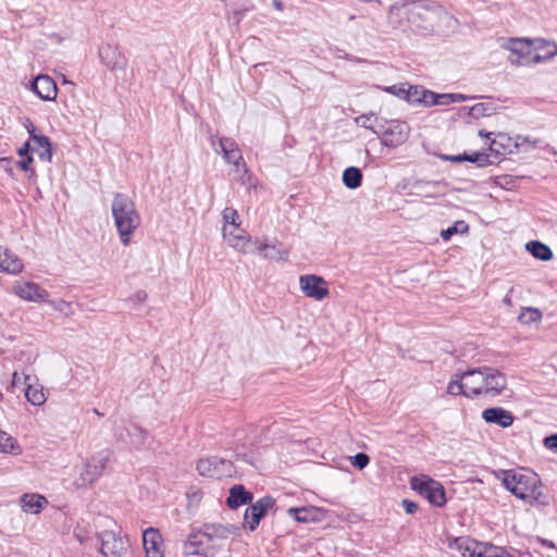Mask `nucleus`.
Returning a JSON list of instances; mask_svg holds the SVG:
<instances>
[{"label": "nucleus", "mask_w": 557, "mask_h": 557, "mask_svg": "<svg viewBox=\"0 0 557 557\" xmlns=\"http://www.w3.org/2000/svg\"><path fill=\"white\" fill-rule=\"evenodd\" d=\"M487 545V542L475 541L471 557H485L484 554L486 553Z\"/></svg>", "instance_id": "50"}, {"label": "nucleus", "mask_w": 557, "mask_h": 557, "mask_svg": "<svg viewBox=\"0 0 557 557\" xmlns=\"http://www.w3.org/2000/svg\"><path fill=\"white\" fill-rule=\"evenodd\" d=\"M446 159L450 160L453 162H463L466 160V157H465V153H462V154L446 157Z\"/></svg>", "instance_id": "59"}, {"label": "nucleus", "mask_w": 557, "mask_h": 557, "mask_svg": "<svg viewBox=\"0 0 557 557\" xmlns=\"http://www.w3.org/2000/svg\"><path fill=\"white\" fill-rule=\"evenodd\" d=\"M246 9L244 10H234L232 13V16H230V20H232L235 24H239L240 21L245 16Z\"/></svg>", "instance_id": "55"}, {"label": "nucleus", "mask_w": 557, "mask_h": 557, "mask_svg": "<svg viewBox=\"0 0 557 557\" xmlns=\"http://www.w3.org/2000/svg\"><path fill=\"white\" fill-rule=\"evenodd\" d=\"M109 461V453L101 450L87 460L76 479V485L84 487L92 484L103 472Z\"/></svg>", "instance_id": "8"}, {"label": "nucleus", "mask_w": 557, "mask_h": 557, "mask_svg": "<svg viewBox=\"0 0 557 557\" xmlns=\"http://www.w3.org/2000/svg\"><path fill=\"white\" fill-rule=\"evenodd\" d=\"M503 302L507 306H511L512 305V300H511V296L509 294H507L504 299H503Z\"/></svg>", "instance_id": "62"}, {"label": "nucleus", "mask_w": 557, "mask_h": 557, "mask_svg": "<svg viewBox=\"0 0 557 557\" xmlns=\"http://www.w3.org/2000/svg\"><path fill=\"white\" fill-rule=\"evenodd\" d=\"M49 305L57 311L63 313L64 315H72L74 313L72 304L65 301L63 299L49 301Z\"/></svg>", "instance_id": "43"}, {"label": "nucleus", "mask_w": 557, "mask_h": 557, "mask_svg": "<svg viewBox=\"0 0 557 557\" xmlns=\"http://www.w3.org/2000/svg\"><path fill=\"white\" fill-rule=\"evenodd\" d=\"M504 549H505L504 547L496 546L492 543H488L486 553L484 555H485V557H495L498 554H500Z\"/></svg>", "instance_id": "52"}, {"label": "nucleus", "mask_w": 557, "mask_h": 557, "mask_svg": "<svg viewBox=\"0 0 557 557\" xmlns=\"http://www.w3.org/2000/svg\"><path fill=\"white\" fill-rule=\"evenodd\" d=\"M147 298V293L144 290H138L132 298V300L136 302H144Z\"/></svg>", "instance_id": "58"}, {"label": "nucleus", "mask_w": 557, "mask_h": 557, "mask_svg": "<svg viewBox=\"0 0 557 557\" xmlns=\"http://www.w3.org/2000/svg\"><path fill=\"white\" fill-rule=\"evenodd\" d=\"M544 148H545L547 151H549L550 153H553V154H556V156H557V151H556V150H555L550 145L546 144ZM556 162H557V160H556Z\"/></svg>", "instance_id": "63"}, {"label": "nucleus", "mask_w": 557, "mask_h": 557, "mask_svg": "<svg viewBox=\"0 0 557 557\" xmlns=\"http://www.w3.org/2000/svg\"><path fill=\"white\" fill-rule=\"evenodd\" d=\"M22 508L26 513H38L48 504L45 496L40 494H24L21 497Z\"/></svg>", "instance_id": "30"}, {"label": "nucleus", "mask_w": 557, "mask_h": 557, "mask_svg": "<svg viewBox=\"0 0 557 557\" xmlns=\"http://www.w3.org/2000/svg\"><path fill=\"white\" fill-rule=\"evenodd\" d=\"M542 141L537 138H533L531 136L517 135L515 138V146L521 151L528 152L535 148H543L545 146L541 145Z\"/></svg>", "instance_id": "37"}, {"label": "nucleus", "mask_w": 557, "mask_h": 557, "mask_svg": "<svg viewBox=\"0 0 557 557\" xmlns=\"http://www.w3.org/2000/svg\"><path fill=\"white\" fill-rule=\"evenodd\" d=\"M197 471L200 475L220 478L231 473L232 462L218 456L201 458L197 462Z\"/></svg>", "instance_id": "14"}, {"label": "nucleus", "mask_w": 557, "mask_h": 557, "mask_svg": "<svg viewBox=\"0 0 557 557\" xmlns=\"http://www.w3.org/2000/svg\"><path fill=\"white\" fill-rule=\"evenodd\" d=\"M475 156H478V152H473V153H470V154L465 153V157H466L465 161L476 163Z\"/></svg>", "instance_id": "60"}, {"label": "nucleus", "mask_w": 557, "mask_h": 557, "mask_svg": "<svg viewBox=\"0 0 557 557\" xmlns=\"http://www.w3.org/2000/svg\"><path fill=\"white\" fill-rule=\"evenodd\" d=\"M94 412L98 416V417H103V413L100 412L98 409H94Z\"/></svg>", "instance_id": "64"}, {"label": "nucleus", "mask_w": 557, "mask_h": 557, "mask_svg": "<svg viewBox=\"0 0 557 557\" xmlns=\"http://www.w3.org/2000/svg\"><path fill=\"white\" fill-rule=\"evenodd\" d=\"M476 158V163L479 166L483 168V166H486L488 164H491L492 162L490 161V157L488 154L484 153V152H478V156H475Z\"/></svg>", "instance_id": "53"}, {"label": "nucleus", "mask_w": 557, "mask_h": 557, "mask_svg": "<svg viewBox=\"0 0 557 557\" xmlns=\"http://www.w3.org/2000/svg\"><path fill=\"white\" fill-rule=\"evenodd\" d=\"M210 144L218 153H222L223 159L226 163L233 164L237 172H243L239 177L243 185L249 184L251 186L250 180L251 174L249 173L246 164L243 160L242 151L237 145V143L230 137H221L216 136L210 137Z\"/></svg>", "instance_id": "5"}, {"label": "nucleus", "mask_w": 557, "mask_h": 557, "mask_svg": "<svg viewBox=\"0 0 557 557\" xmlns=\"http://www.w3.org/2000/svg\"><path fill=\"white\" fill-rule=\"evenodd\" d=\"M411 26L425 33H432L442 27H450L454 17L444 7L432 0L410 1Z\"/></svg>", "instance_id": "2"}, {"label": "nucleus", "mask_w": 557, "mask_h": 557, "mask_svg": "<svg viewBox=\"0 0 557 557\" xmlns=\"http://www.w3.org/2000/svg\"><path fill=\"white\" fill-rule=\"evenodd\" d=\"M468 230H469V226L465 221H457V222H455L454 225L449 226L446 230H443L441 232V237L445 242H448L453 237V235H455L457 233H461V234L467 233Z\"/></svg>", "instance_id": "39"}, {"label": "nucleus", "mask_w": 557, "mask_h": 557, "mask_svg": "<svg viewBox=\"0 0 557 557\" xmlns=\"http://www.w3.org/2000/svg\"><path fill=\"white\" fill-rule=\"evenodd\" d=\"M14 449L13 438L5 432L0 431V451L12 453Z\"/></svg>", "instance_id": "46"}, {"label": "nucleus", "mask_w": 557, "mask_h": 557, "mask_svg": "<svg viewBox=\"0 0 557 557\" xmlns=\"http://www.w3.org/2000/svg\"><path fill=\"white\" fill-rule=\"evenodd\" d=\"M496 478L506 490L530 505L547 506L548 496L543 492L540 476L525 468L500 470Z\"/></svg>", "instance_id": "1"}, {"label": "nucleus", "mask_w": 557, "mask_h": 557, "mask_svg": "<svg viewBox=\"0 0 557 557\" xmlns=\"http://www.w3.org/2000/svg\"><path fill=\"white\" fill-rule=\"evenodd\" d=\"M146 557H164L163 539L156 528H148L143 533Z\"/></svg>", "instance_id": "18"}, {"label": "nucleus", "mask_w": 557, "mask_h": 557, "mask_svg": "<svg viewBox=\"0 0 557 557\" xmlns=\"http://www.w3.org/2000/svg\"><path fill=\"white\" fill-rule=\"evenodd\" d=\"M544 445L547 449L557 453V433L547 436L544 440Z\"/></svg>", "instance_id": "51"}, {"label": "nucleus", "mask_w": 557, "mask_h": 557, "mask_svg": "<svg viewBox=\"0 0 557 557\" xmlns=\"http://www.w3.org/2000/svg\"><path fill=\"white\" fill-rule=\"evenodd\" d=\"M406 85H407V83L386 86L383 88V90L385 92H388V94L401 99V100H405V98L408 97V94H406Z\"/></svg>", "instance_id": "45"}, {"label": "nucleus", "mask_w": 557, "mask_h": 557, "mask_svg": "<svg viewBox=\"0 0 557 557\" xmlns=\"http://www.w3.org/2000/svg\"><path fill=\"white\" fill-rule=\"evenodd\" d=\"M222 218L224 221L223 225L232 226L234 230H237L240 226L239 214L236 209L226 207L222 212Z\"/></svg>", "instance_id": "40"}, {"label": "nucleus", "mask_w": 557, "mask_h": 557, "mask_svg": "<svg viewBox=\"0 0 557 557\" xmlns=\"http://www.w3.org/2000/svg\"><path fill=\"white\" fill-rule=\"evenodd\" d=\"M301 292L309 298L321 301L329 295L325 280L315 274H305L299 277Z\"/></svg>", "instance_id": "12"}, {"label": "nucleus", "mask_w": 557, "mask_h": 557, "mask_svg": "<svg viewBox=\"0 0 557 557\" xmlns=\"http://www.w3.org/2000/svg\"><path fill=\"white\" fill-rule=\"evenodd\" d=\"M410 1L401 4H392L388 9L387 21L393 28L405 29L407 25H411Z\"/></svg>", "instance_id": "19"}, {"label": "nucleus", "mask_w": 557, "mask_h": 557, "mask_svg": "<svg viewBox=\"0 0 557 557\" xmlns=\"http://www.w3.org/2000/svg\"><path fill=\"white\" fill-rule=\"evenodd\" d=\"M482 418L487 423L497 424L502 428H508L513 422V416L509 410L500 407L486 408L482 412Z\"/></svg>", "instance_id": "23"}, {"label": "nucleus", "mask_w": 557, "mask_h": 557, "mask_svg": "<svg viewBox=\"0 0 557 557\" xmlns=\"http://www.w3.org/2000/svg\"><path fill=\"white\" fill-rule=\"evenodd\" d=\"M356 123L361 127L372 131L374 134L379 129L380 124L374 114H362L356 119Z\"/></svg>", "instance_id": "41"}, {"label": "nucleus", "mask_w": 557, "mask_h": 557, "mask_svg": "<svg viewBox=\"0 0 557 557\" xmlns=\"http://www.w3.org/2000/svg\"><path fill=\"white\" fill-rule=\"evenodd\" d=\"M24 265L22 260L7 248L0 250V271L10 274L22 272Z\"/></svg>", "instance_id": "28"}, {"label": "nucleus", "mask_w": 557, "mask_h": 557, "mask_svg": "<svg viewBox=\"0 0 557 557\" xmlns=\"http://www.w3.org/2000/svg\"><path fill=\"white\" fill-rule=\"evenodd\" d=\"M466 386V397L473 399L481 397V389L483 383V367L470 369L462 372Z\"/></svg>", "instance_id": "22"}, {"label": "nucleus", "mask_w": 557, "mask_h": 557, "mask_svg": "<svg viewBox=\"0 0 557 557\" xmlns=\"http://www.w3.org/2000/svg\"><path fill=\"white\" fill-rule=\"evenodd\" d=\"M33 375L14 372L12 375V388L24 386L28 383V379H32Z\"/></svg>", "instance_id": "49"}, {"label": "nucleus", "mask_w": 557, "mask_h": 557, "mask_svg": "<svg viewBox=\"0 0 557 557\" xmlns=\"http://www.w3.org/2000/svg\"><path fill=\"white\" fill-rule=\"evenodd\" d=\"M542 320V312L537 308L525 307L522 308L518 315V321L523 325H532Z\"/></svg>", "instance_id": "36"}, {"label": "nucleus", "mask_w": 557, "mask_h": 557, "mask_svg": "<svg viewBox=\"0 0 557 557\" xmlns=\"http://www.w3.org/2000/svg\"><path fill=\"white\" fill-rule=\"evenodd\" d=\"M126 433L129 437V445L134 448H140L145 444L148 435L143 428L136 424H131L126 428Z\"/></svg>", "instance_id": "34"}, {"label": "nucleus", "mask_w": 557, "mask_h": 557, "mask_svg": "<svg viewBox=\"0 0 557 557\" xmlns=\"http://www.w3.org/2000/svg\"><path fill=\"white\" fill-rule=\"evenodd\" d=\"M216 553L203 527L200 530L191 532L184 544V554L187 556L201 555L205 557H213Z\"/></svg>", "instance_id": "10"}, {"label": "nucleus", "mask_w": 557, "mask_h": 557, "mask_svg": "<svg viewBox=\"0 0 557 557\" xmlns=\"http://www.w3.org/2000/svg\"><path fill=\"white\" fill-rule=\"evenodd\" d=\"M475 540L469 536L454 537L448 541V547L458 552L462 557H471Z\"/></svg>", "instance_id": "31"}, {"label": "nucleus", "mask_w": 557, "mask_h": 557, "mask_svg": "<svg viewBox=\"0 0 557 557\" xmlns=\"http://www.w3.org/2000/svg\"><path fill=\"white\" fill-rule=\"evenodd\" d=\"M510 51V63L519 66H529L552 59L553 52L534 51L533 39L528 38H509L503 46Z\"/></svg>", "instance_id": "4"}, {"label": "nucleus", "mask_w": 557, "mask_h": 557, "mask_svg": "<svg viewBox=\"0 0 557 557\" xmlns=\"http://www.w3.org/2000/svg\"><path fill=\"white\" fill-rule=\"evenodd\" d=\"M438 95L434 91L424 89V92L421 97L420 103H423L424 106L432 107L437 104Z\"/></svg>", "instance_id": "48"}, {"label": "nucleus", "mask_w": 557, "mask_h": 557, "mask_svg": "<svg viewBox=\"0 0 557 557\" xmlns=\"http://www.w3.org/2000/svg\"><path fill=\"white\" fill-rule=\"evenodd\" d=\"M343 183L349 189L360 187L362 183L361 170L356 166H349L343 172Z\"/></svg>", "instance_id": "33"}, {"label": "nucleus", "mask_w": 557, "mask_h": 557, "mask_svg": "<svg viewBox=\"0 0 557 557\" xmlns=\"http://www.w3.org/2000/svg\"><path fill=\"white\" fill-rule=\"evenodd\" d=\"M404 507L407 513H413L418 509L417 504L409 500H404Z\"/></svg>", "instance_id": "57"}, {"label": "nucleus", "mask_w": 557, "mask_h": 557, "mask_svg": "<svg viewBox=\"0 0 557 557\" xmlns=\"http://www.w3.org/2000/svg\"><path fill=\"white\" fill-rule=\"evenodd\" d=\"M273 7L278 11L284 9V4L281 0H273Z\"/></svg>", "instance_id": "61"}, {"label": "nucleus", "mask_w": 557, "mask_h": 557, "mask_svg": "<svg viewBox=\"0 0 557 557\" xmlns=\"http://www.w3.org/2000/svg\"><path fill=\"white\" fill-rule=\"evenodd\" d=\"M424 92V89L420 86H410L409 84L406 85V94H408V97L405 98V100L409 102H420L421 97Z\"/></svg>", "instance_id": "44"}, {"label": "nucleus", "mask_w": 557, "mask_h": 557, "mask_svg": "<svg viewBox=\"0 0 557 557\" xmlns=\"http://www.w3.org/2000/svg\"><path fill=\"white\" fill-rule=\"evenodd\" d=\"M16 296L26 301L41 302L48 300V292L34 282H17L13 286Z\"/></svg>", "instance_id": "17"}, {"label": "nucleus", "mask_w": 557, "mask_h": 557, "mask_svg": "<svg viewBox=\"0 0 557 557\" xmlns=\"http://www.w3.org/2000/svg\"><path fill=\"white\" fill-rule=\"evenodd\" d=\"M255 250L259 252H263V258L270 260H286L288 256V251L284 248H281L276 245H271L265 242L260 240L259 238L253 239L252 245Z\"/></svg>", "instance_id": "27"}, {"label": "nucleus", "mask_w": 557, "mask_h": 557, "mask_svg": "<svg viewBox=\"0 0 557 557\" xmlns=\"http://www.w3.org/2000/svg\"><path fill=\"white\" fill-rule=\"evenodd\" d=\"M275 500L271 496H264L258 499L255 504L250 503V506L247 507L244 515V525L250 531H255L258 528L260 520L265 516L268 510L273 508Z\"/></svg>", "instance_id": "11"}, {"label": "nucleus", "mask_w": 557, "mask_h": 557, "mask_svg": "<svg viewBox=\"0 0 557 557\" xmlns=\"http://www.w3.org/2000/svg\"><path fill=\"white\" fill-rule=\"evenodd\" d=\"M111 211L120 239L124 246H127L131 236L140 224L135 203L126 194L116 193L113 196Z\"/></svg>", "instance_id": "3"}, {"label": "nucleus", "mask_w": 557, "mask_h": 557, "mask_svg": "<svg viewBox=\"0 0 557 557\" xmlns=\"http://www.w3.org/2000/svg\"><path fill=\"white\" fill-rule=\"evenodd\" d=\"M375 134L383 146L397 148L407 141L410 134V127L404 121L391 120L380 123L379 129L375 131Z\"/></svg>", "instance_id": "6"}, {"label": "nucleus", "mask_w": 557, "mask_h": 557, "mask_svg": "<svg viewBox=\"0 0 557 557\" xmlns=\"http://www.w3.org/2000/svg\"><path fill=\"white\" fill-rule=\"evenodd\" d=\"M100 552L106 557H124L127 553L126 542L112 531L100 534Z\"/></svg>", "instance_id": "15"}, {"label": "nucleus", "mask_w": 557, "mask_h": 557, "mask_svg": "<svg viewBox=\"0 0 557 557\" xmlns=\"http://www.w3.org/2000/svg\"><path fill=\"white\" fill-rule=\"evenodd\" d=\"M223 238L224 240L234 249L243 252L248 253L252 252L253 250L250 249V246L252 245L251 237L239 226L237 230H234L232 226L223 225Z\"/></svg>", "instance_id": "16"}, {"label": "nucleus", "mask_w": 557, "mask_h": 557, "mask_svg": "<svg viewBox=\"0 0 557 557\" xmlns=\"http://www.w3.org/2000/svg\"><path fill=\"white\" fill-rule=\"evenodd\" d=\"M33 162V156L22 157V160L18 161V166L23 171H30L29 164Z\"/></svg>", "instance_id": "56"}, {"label": "nucleus", "mask_w": 557, "mask_h": 557, "mask_svg": "<svg viewBox=\"0 0 557 557\" xmlns=\"http://www.w3.org/2000/svg\"><path fill=\"white\" fill-rule=\"evenodd\" d=\"M228 493L226 504L231 509H236L240 506L250 504L253 499V494L247 491L242 484L232 486Z\"/></svg>", "instance_id": "26"}, {"label": "nucleus", "mask_w": 557, "mask_h": 557, "mask_svg": "<svg viewBox=\"0 0 557 557\" xmlns=\"http://www.w3.org/2000/svg\"><path fill=\"white\" fill-rule=\"evenodd\" d=\"M98 55L101 63L110 71H124L127 66V59L116 45H101L98 50Z\"/></svg>", "instance_id": "13"}, {"label": "nucleus", "mask_w": 557, "mask_h": 557, "mask_svg": "<svg viewBox=\"0 0 557 557\" xmlns=\"http://www.w3.org/2000/svg\"><path fill=\"white\" fill-rule=\"evenodd\" d=\"M468 98L462 94H440L436 106H448L455 102L466 101Z\"/></svg>", "instance_id": "42"}, {"label": "nucleus", "mask_w": 557, "mask_h": 557, "mask_svg": "<svg viewBox=\"0 0 557 557\" xmlns=\"http://www.w3.org/2000/svg\"><path fill=\"white\" fill-rule=\"evenodd\" d=\"M18 154L21 157H27V156H32V152H33V146L30 145L29 141H26L20 149H18Z\"/></svg>", "instance_id": "54"}, {"label": "nucleus", "mask_w": 557, "mask_h": 557, "mask_svg": "<svg viewBox=\"0 0 557 557\" xmlns=\"http://www.w3.org/2000/svg\"><path fill=\"white\" fill-rule=\"evenodd\" d=\"M527 249L530 251V253L542 261H548L553 258V251L550 248L537 240H532L527 244Z\"/></svg>", "instance_id": "32"}, {"label": "nucleus", "mask_w": 557, "mask_h": 557, "mask_svg": "<svg viewBox=\"0 0 557 557\" xmlns=\"http://www.w3.org/2000/svg\"><path fill=\"white\" fill-rule=\"evenodd\" d=\"M411 487L421 496L429 500L430 504L442 507L446 503L444 487L441 483L428 476H414L411 479Z\"/></svg>", "instance_id": "7"}, {"label": "nucleus", "mask_w": 557, "mask_h": 557, "mask_svg": "<svg viewBox=\"0 0 557 557\" xmlns=\"http://www.w3.org/2000/svg\"><path fill=\"white\" fill-rule=\"evenodd\" d=\"M533 47L534 51L541 52L542 54L545 52H553L552 58L557 54V45L543 38H534Z\"/></svg>", "instance_id": "38"}, {"label": "nucleus", "mask_w": 557, "mask_h": 557, "mask_svg": "<svg viewBox=\"0 0 557 557\" xmlns=\"http://www.w3.org/2000/svg\"><path fill=\"white\" fill-rule=\"evenodd\" d=\"M287 513L297 522L302 523L315 522L322 517V510L317 507H290Z\"/></svg>", "instance_id": "29"}, {"label": "nucleus", "mask_w": 557, "mask_h": 557, "mask_svg": "<svg viewBox=\"0 0 557 557\" xmlns=\"http://www.w3.org/2000/svg\"><path fill=\"white\" fill-rule=\"evenodd\" d=\"M446 392H447V394H449L451 396L462 395V396L466 397L467 391H466V386H465V380H463V376H462V372L461 373H455L450 377V381L447 384Z\"/></svg>", "instance_id": "35"}, {"label": "nucleus", "mask_w": 557, "mask_h": 557, "mask_svg": "<svg viewBox=\"0 0 557 557\" xmlns=\"http://www.w3.org/2000/svg\"><path fill=\"white\" fill-rule=\"evenodd\" d=\"M350 459H351V465L354 467L358 468L359 470L364 469L370 462L369 456L364 453H358L355 456H352Z\"/></svg>", "instance_id": "47"}, {"label": "nucleus", "mask_w": 557, "mask_h": 557, "mask_svg": "<svg viewBox=\"0 0 557 557\" xmlns=\"http://www.w3.org/2000/svg\"><path fill=\"white\" fill-rule=\"evenodd\" d=\"M29 137L33 141V151H36L39 159L45 162H50L52 158V148L49 137L36 134L35 127L32 122L26 126Z\"/></svg>", "instance_id": "20"}, {"label": "nucleus", "mask_w": 557, "mask_h": 557, "mask_svg": "<svg viewBox=\"0 0 557 557\" xmlns=\"http://www.w3.org/2000/svg\"><path fill=\"white\" fill-rule=\"evenodd\" d=\"M481 397L495 398L507 389L506 374L493 367H483Z\"/></svg>", "instance_id": "9"}, {"label": "nucleus", "mask_w": 557, "mask_h": 557, "mask_svg": "<svg viewBox=\"0 0 557 557\" xmlns=\"http://www.w3.org/2000/svg\"><path fill=\"white\" fill-rule=\"evenodd\" d=\"M32 90L45 101H52L58 95L55 82L50 76L44 74L38 75L34 79Z\"/></svg>", "instance_id": "21"}, {"label": "nucleus", "mask_w": 557, "mask_h": 557, "mask_svg": "<svg viewBox=\"0 0 557 557\" xmlns=\"http://www.w3.org/2000/svg\"><path fill=\"white\" fill-rule=\"evenodd\" d=\"M24 394L27 401L33 406H42L47 400L45 388L36 376L28 379V383L24 387Z\"/></svg>", "instance_id": "25"}, {"label": "nucleus", "mask_w": 557, "mask_h": 557, "mask_svg": "<svg viewBox=\"0 0 557 557\" xmlns=\"http://www.w3.org/2000/svg\"><path fill=\"white\" fill-rule=\"evenodd\" d=\"M205 531L210 537L216 552L222 547L223 542L234 533V528L218 523H207L203 525Z\"/></svg>", "instance_id": "24"}]
</instances>
